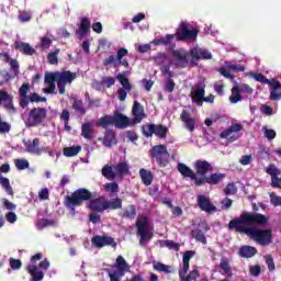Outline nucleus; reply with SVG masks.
Instances as JSON below:
<instances>
[{"label":"nucleus","mask_w":281,"mask_h":281,"mask_svg":"<svg viewBox=\"0 0 281 281\" xmlns=\"http://www.w3.org/2000/svg\"><path fill=\"white\" fill-rule=\"evenodd\" d=\"M193 166L196 175H200L201 177H205L209 172L214 170L212 164H210L207 160H195Z\"/></svg>","instance_id":"obj_22"},{"label":"nucleus","mask_w":281,"mask_h":281,"mask_svg":"<svg viewBox=\"0 0 281 281\" xmlns=\"http://www.w3.org/2000/svg\"><path fill=\"white\" fill-rule=\"evenodd\" d=\"M153 267H154L155 271H158L160 273H172V267H170L166 263H161L159 261H154Z\"/></svg>","instance_id":"obj_41"},{"label":"nucleus","mask_w":281,"mask_h":281,"mask_svg":"<svg viewBox=\"0 0 281 281\" xmlns=\"http://www.w3.org/2000/svg\"><path fill=\"white\" fill-rule=\"evenodd\" d=\"M258 254V249L254 246H241L239 248L240 258H254Z\"/></svg>","instance_id":"obj_34"},{"label":"nucleus","mask_w":281,"mask_h":281,"mask_svg":"<svg viewBox=\"0 0 281 281\" xmlns=\"http://www.w3.org/2000/svg\"><path fill=\"white\" fill-rule=\"evenodd\" d=\"M127 54L128 49H126L125 47L119 48L116 52V56L110 55L108 58L103 59V67H109V65H113V67L117 68L121 65L125 69H128V60L124 58Z\"/></svg>","instance_id":"obj_7"},{"label":"nucleus","mask_w":281,"mask_h":281,"mask_svg":"<svg viewBox=\"0 0 281 281\" xmlns=\"http://www.w3.org/2000/svg\"><path fill=\"white\" fill-rule=\"evenodd\" d=\"M91 243L97 247V249H102V247H112V249H117V243L111 236L95 235L92 237Z\"/></svg>","instance_id":"obj_13"},{"label":"nucleus","mask_w":281,"mask_h":281,"mask_svg":"<svg viewBox=\"0 0 281 281\" xmlns=\"http://www.w3.org/2000/svg\"><path fill=\"white\" fill-rule=\"evenodd\" d=\"M175 87H177V83H175V80L172 79L166 80L165 91H167V93H172L175 91Z\"/></svg>","instance_id":"obj_57"},{"label":"nucleus","mask_w":281,"mask_h":281,"mask_svg":"<svg viewBox=\"0 0 281 281\" xmlns=\"http://www.w3.org/2000/svg\"><path fill=\"white\" fill-rule=\"evenodd\" d=\"M59 54H60V48H57L54 52L48 53L47 63L49 65H58V55Z\"/></svg>","instance_id":"obj_46"},{"label":"nucleus","mask_w":281,"mask_h":281,"mask_svg":"<svg viewBox=\"0 0 281 281\" xmlns=\"http://www.w3.org/2000/svg\"><path fill=\"white\" fill-rule=\"evenodd\" d=\"M136 229L140 247H146L153 240V232L148 228V217L139 215L136 220Z\"/></svg>","instance_id":"obj_4"},{"label":"nucleus","mask_w":281,"mask_h":281,"mask_svg":"<svg viewBox=\"0 0 281 281\" xmlns=\"http://www.w3.org/2000/svg\"><path fill=\"white\" fill-rule=\"evenodd\" d=\"M14 164L18 170H26V168H30V161L25 159H15Z\"/></svg>","instance_id":"obj_54"},{"label":"nucleus","mask_w":281,"mask_h":281,"mask_svg":"<svg viewBox=\"0 0 281 281\" xmlns=\"http://www.w3.org/2000/svg\"><path fill=\"white\" fill-rule=\"evenodd\" d=\"M19 21H21V23H27L29 21H32V14L27 11H21L19 14Z\"/></svg>","instance_id":"obj_59"},{"label":"nucleus","mask_w":281,"mask_h":281,"mask_svg":"<svg viewBox=\"0 0 281 281\" xmlns=\"http://www.w3.org/2000/svg\"><path fill=\"white\" fill-rule=\"evenodd\" d=\"M270 196V203L274 207H281V196L276 194V192L269 193Z\"/></svg>","instance_id":"obj_52"},{"label":"nucleus","mask_w":281,"mask_h":281,"mask_svg":"<svg viewBox=\"0 0 281 281\" xmlns=\"http://www.w3.org/2000/svg\"><path fill=\"white\" fill-rule=\"evenodd\" d=\"M240 87L235 86L232 88V94L229 97V101L232 104H237V102L243 101V97L240 95Z\"/></svg>","instance_id":"obj_40"},{"label":"nucleus","mask_w":281,"mask_h":281,"mask_svg":"<svg viewBox=\"0 0 281 281\" xmlns=\"http://www.w3.org/2000/svg\"><path fill=\"white\" fill-rule=\"evenodd\" d=\"M139 176L144 186H150L153 183V172L144 168L139 169Z\"/></svg>","instance_id":"obj_39"},{"label":"nucleus","mask_w":281,"mask_h":281,"mask_svg":"<svg viewBox=\"0 0 281 281\" xmlns=\"http://www.w3.org/2000/svg\"><path fill=\"white\" fill-rule=\"evenodd\" d=\"M199 36V29H195L194 26L181 22L179 24V27L176 31V37L178 41L186 42V41H196Z\"/></svg>","instance_id":"obj_6"},{"label":"nucleus","mask_w":281,"mask_h":281,"mask_svg":"<svg viewBox=\"0 0 281 281\" xmlns=\"http://www.w3.org/2000/svg\"><path fill=\"white\" fill-rule=\"evenodd\" d=\"M30 102H47V98L38 95V93L33 92L30 94Z\"/></svg>","instance_id":"obj_60"},{"label":"nucleus","mask_w":281,"mask_h":281,"mask_svg":"<svg viewBox=\"0 0 281 281\" xmlns=\"http://www.w3.org/2000/svg\"><path fill=\"white\" fill-rule=\"evenodd\" d=\"M85 201H89V210L99 213L106 210H122L123 205L122 199L120 198L112 199L111 201H106V198L104 196L93 199V193L86 188H79L70 195H66L64 199V205L70 212H76V207H81Z\"/></svg>","instance_id":"obj_2"},{"label":"nucleus","mask_w":281,"mask_h":281,"mask_svg":"<svg viewBox=\"0 0 281 281\" xmlns=\"http://www.w3.org/2000/svg\"><path fill=\"white\" fill-rule=\"evenodd\" d=\"M267 175L271 177V188H281V177L280 176V169L276 167V165L270 164L266 169Z\"/></svg>","instance_id":"obj_19"},{"label":"nucleus","mask_w":281,"mask_h":281,"mask_svg":"<svg viewBox=\"0 0 281 281\" xmlns=\"http://www.w3.org/2000/svg\"><path fill=\"white\" fill-rule=\"evenodd\" d=\"M237 192H238V188L234 182H229L224 189V194H226V196L236 194Z\"/></svg>","instance_id":"obj_51"},{"label":"nucleus","mask_w":281,"mask_h":281,"mask_svg":"<svg viewBox=\"0 0 281 281\" xmlns=\"http://www.w3.org/2000/svg\"><path fill=\"white\" fill-rule=\"evenodd\" d=\"M172 57L175 58L176 67H180L181 69L188 67V52L186 50H173Z\"/></svg>","instance_id":"obj_25"},{"label":"nucleus","mask_w":281,"mask_h":281,"mask_svg":"<svg viewBox=\"0 0 281 281\" xmlns=\"http://www.w3.org/2000/svg\"><path fill=\"white\" fill-rule=\"evenodd\" d=\"M91 30V21L89 18H81L79 29L76 31L77 36H85L86 34H89V31Z\"/></svg>","instance_id":"obj_32"},{"label":"nucleus","mask_w":281,"mask_h":281,"mask_svg":"<svg viewBox=\"0 0 281 281\" xmlns=\"http://www.w3.org/2000/svg\"><path fill=\"white\" fill-rule=\"evenodd\" d=\"M190 56L193 60H212V53L205 48L193 47L190 50Z\"/></svg>","instance_id":"obj_23"},{"label":"nucleus","mask_w":281,"mask_h":281,"mask_svg":"<svg viewBox=\"0 0 281 281\" xmlns=\"http://www.w3.org/2000/svg\"><path fill=\"white\" fill-rule=\"evenodd\" d=\"M30 93V83H23L19 89L20 95H27Z\"/></svg>","instance_id":"obj_64"},{"label":"nucleus","mask_w":281,"mask_h":281,"mask_svg":"<svg viewBox=\"0 0 281 281\" xmlns=\"http://www.w3.org/2000/svg\"><path fill=\"white\" fill-rule=\"evenodd\" d=\"M194 250H187L182 257V269L179 271L180 280H183L186 276H188V271H190V260L194 258Z\"/></svg>","instance_id":"obj_20"},{"label":"nucleus","mask_w":281,"mask_h":281,"mask_svg":"<svg viewBox=\"0 0 281 281\" xmlns=\"http://www.w3.org/2000/svg\"><path fill=\"white\" fill-rule=\"evenodd\" d=\"M47 120V109L45 108H33L26 119V126L34 127L41 126L43 122Z\"/></svg>","instance_id":"obj_10"},{"label":"nucleus","mask_w":281,"mask_h":281,"mask_svg":"<svg viewBox=\"0 0 281 281\" xmlns=\"http://www.w3.org/2000/svg\"><path fill=\"white\" fill-rule=\"evenodd\" d=\"M165 247H168V249H173V251H179L180 246L178 243H175L173 240H165Z\"/></svg>","instance_id":"obj_61"},{"label":"nucleus","mask_w":281,"mask_h":281,"mask_svg":"<svg viewBox=\"0 0 281 281\" xmlns=\"http://www.w3.org/2000/svg\"><path fill=\"white\" fill-rule=\"evenodd\" d=\"M191 238H194L198 243H202V245H207V238L205 237V233L200 228H194L191 231Z\"/></svg>","instance_id":"obj_37"},{"label":"nucleus","mask_w":281,"mask_h":281,"mask_svg":"<svg viewBox=\"0 0 281 281\" xmlns=\"http://www.w3.org/2000/svg\"><path fill=\"white\" fill-rule=\"evenodd\" d=\"M113 122H114V126L119 130L128 128V126H135L131 117L117 111L113 113Z\"/></svg>","instance_id":"obj_14"},{"label":"nucleus","mask_w":281,"mask_h":281,"mask_svg":"<svg viewBox=\"0 0 281 281\" xmlns=\"http://www.w3.org/2000/svg\"><path fill=\"white\" fill-rule=\"evenodd\" d=\"M251 76L257 82H261V85H269V87H271L270 100L277 101V100L281 99L280 81H278L276 79L269 80L265 75L259 74V72H252Z\"/></svg>","instance_id":"obj_5"},{"label":"nucleus","mask_w":281,"mask_h":281,"mask_svg":"<svg viewBox=\"0 0 281 281\" xmlns=\"http://www.w3.org/2000/svg\"><path fill=\"white\" fill-rule=\"evenodd\" d=\"M123 216L125 218H135V216H137V207L134 204L128 205L125 209Z\"/></svg>","instance_id":"obj_48"},{"label":"nucleus","mask_w":281,"mask_h":281,"mask_svg":"<svg viewBox=\"0 0 281 281\" xmlns=\"http://www.w3.org/2000/svg\"><path fill=\"white\" fill-rule=\"evenodd\" d=\"M144 137H153L155 135L158 139H166L168 136V127L162 124H146L142 126Z\"/></svg>","instance_id":"obj_9"},{"label":"nucleus","mask_w":281,"mask_h":281,"mask_svg":"<svg viewBox=\"0 0 281 281\" xmlns=\"http://www.w3.org/2000/svg\"><path fill=\"white\" fill-rule=\"evenodd\" d=\"M224 89L225 85H223V81L216 82L214 85V91L217 93V95H224Z\"/></svg>","instance_id":"obj_62"},{"label":"nucleus","mask_w":281,"mask_h":281,"mask_svg":"<svg viewBox=\"0 0 281 281\" xmlns=\"http://www.w3.org/2000/svg\"><path fill=\"white\" fill-rule=\"evenodd\" d=\"M0 186L5 190L7 194L14 196V190L10 186V179L0 176Z\"/></svg>","instance_id":"obj_43"},{"label":"nucleus","mask_w":281,"mask_h":281,"mask_svg":"<svg viewBox=\"0 0 281 281\" xmlns=\"http://www.w3.org/2000/svg\"><path fill=\"white\" fill-rule=\"evenodd\" d=\"M30 97L27 98V95H20V106L21 109H27V106L30 105Z\"/></svg>","instance_id":"obj_63"},{"label":"nucleus","mask_w":281,"mask_h":281,"mask_svg":"<svg viewBox=\"0 0 281 281\" xmlns=\"http://www.w3.org/2000/svg\"><path fill=\"white\" fill-rule=\"evenodd\" d=\"M178 172L182 175L184 178L191 179V181H194V184L198 186L199 177H196V173L192 168L188 167L183 162L178 164Z\"/></svg>","instance_id":"obj_24"},{"label":"nucleus","mask_w":281,"mask_h":281,"mask_svg":"<svg viewBox=\"0 0 281 281\" xmlns=\"http://www.w3.org/2000/svg\"><path fill=\"white\" fill-rule=\"evenodd\" d=\"M78 78V74L69 70L57 71V87L60 95H65L67 85H71V81Z\"/></svg>","instance_id":"obj_12"},{"label":"nucleus","mask_w":281,"mask_h":281,"mask_svg":"<svg viewBox=\"0 0 281 281\" xmlns=\"http://www.w3.org/2000/svg\"><path fill=\"white\" fill-rule=\"evenodd\" d=\"M114 122H113V116L105 114L103 115L98 123V126H101L102 128H106V126H113Z\"/></svg>","instance_id":"obj_45"},{"label":"nucleus","mask_w":281,"mask_h":281,"mask_svg":"<svg viewBox=\"0 0 281 281\" xmlns=\"http://www.w3.org/2000/svg\"><path fill=\"white\" fill-rule=\"evenodd\" d=\"M12 95L8 93L5 90H0V104H3L4 109L9 113H16V108H14V103L12 102Z\"/></svg>","instance_id":"obj_21"},{"label":"nucleus","mask_w":281,"mask_h":281,"mask_svg":"<svg viewBox=\"0 0 281 281\" xmlns=\"http://www.w3.org/2000/svg\"><path fill=\"white\" fill-rule=\"evenodd\" d=\"M196 204H198V207H200L202 212H206V214H214V212H216V206L212 204V201L210 200V198L203 194L198 195Z\"/></svg>","instance_id":"obj_16"},{"label":"nucleus","mask_w":281,"mask_h":281,"mask_svg":"<svg viewBox=\"0 0 281 281\" xmlns=\"http://www.w3.org/2000/svg\"><path fill=\"white\" fill-rule=\"evenodd\" d=\"M132 124H142V120H145L146 112L144 111V105L139 101H134L132 106Z\"/></svg>","instance_id":"obj_17"},{"label":"nucleus","mask_w":281,"mask_h":281,"mask_svg":"<svg viewBox=\"0 0 281 281\" xmlns=\"http://www.w3.org/2000/svg\"><path fill=\"white\" fill-rule=\"evenodd\" d=\"M151 159H155L160 168H166L170 164V153L166 145H156L150 150Z\"/></svg>","instance_id":"obj_8"},{"label":"nucleus","mask_w":281,"mask_h":281,"mask_svg":"<svg viewBox=\"0 0 281 281\" xmlns=\"http://www.w3.org/2000/svg\"><path fill=\"white\" fill-rule=\"evenodd\" d=\"M223 179H225V173H212L207 177H201L198 180V187L205 186V183H209V186H218Z\"/></svg>","instance_id":"obj_18"},{"label":"nucleus","mask_w":281,"mask_h":281,"mask_svg":"<svg viewBox=\"0 0 281 281\" xmlns=\"http://www.w3.org/2000/svg\"><path fill=\"white\" fill-rule=\"evenodd\" d=\"M166 60H168V55L166 53H158L154 57V61L156 65H165Z\"/></svg>","instance_id":"obj_53"},{"label":"nucleus","mask_w":281,"mask_h":281,"mask_svg":"<svg viewBox=\"0 0 281 281\" xmlns=\"http://www.w3.org/2000/svg\"><path fill=\"white\" fill-rule=\"evenodd\" d=\"M72 109L76 111V113H80L81 115L87 114V109H85V103L82 100H75L72 103Z\"/></svg>","instance_id":"obj_47"},{"label":"nucleus","mask_w":281,"mask_h":281,"mask_svg":"<svg viewBox=\"0 0 281 281\" xmlns=\"http://www.w3.org/2000/svg\"><path fill=\"white\" fill-rule=\"evenodd\" d=\"M40 47L41 49H49V47H52V38L47 36L41 37Z\"/></svg>","instance_id":"obj_55"},{"label":"nucleus","mask_w":281,"mask_h":281,"mask_svg":"<svg viewBox=\"0 0 281 281\" xmlns=\"http://www.w3.org/2000/svg\"><path fill=\"white\" fill-rule=\"evenodd\" d=\"M116 80H119V82H121L123 89H125V91H127V93H131V91H133V86H131V82L128 81V78H126V76L119 74L116 76Z\"/></svg>","instance_id":"obj_42"},{"label":"nucleus","mask_w":281,"mask_h":281,"mask_svg":"<svg viewBox=\"0 0 281 281\" xmlns=\"http://www.w3.org/2000/svg\"><path fill=\"white\" fill-rule=\"evenodd\" d=\"M205 95V88L196 86L194 90L191 91V100L198 106H203V98Z\"/></svg>","instance_id":"obj_28"},{"label":"nucleus","mask_w":281,"mask_h":281,"mask_svg":"<svg viewBox=\"0 0 281 281\" xmlns=\"http://www.w3.org/2000/svg\"><path fill=\"white\" fill-rule=\"evenodd\" d=\"M115 144H117L115 131L106 130L103 136V146H105V148H111V146H114Z\"/></svg>","instance_id":"obj_31"},{"label":"nucleus","mask_w":281,"mask_h":281,"mask_svg":"<svg viewBox=\"0 0 281 281\" xmlns=\"http://www.w3.org/2000/svg\"><path fill=\"white\" fill-rule=\"evenodd\" d=\"M114 172L116 173V177H124L128 175L131 167L127 165L126 161L119 162L116 166L113 167Z\"/></svg>","instance_id":"obj_35"},{"label":"nucleus","mask_w":281,"mask_h":281,"mask_svg":"<svg viewBox=\"0 0 281 281\" xmlns=\"http://www.w3.org/2000/svg\"><path fill=\"white\" fill-rule=\"evenodd\" d=\"M199 276H201V272L199 271V268L194 267L193 270L186 276L183 279H180L181 281H196V278H199Z\"/></svg>","instance_id":"obj_49"},{"label":"nucleus","mask_w":281,"mask_h":281,"mask_svg":"<svg viewBox=\"0 0 281 281\" xmlns=\"http://www.w3.org/2000/svg\"><path fill=\"white\" fill-rule=\"evenodd\" d=\"M81 136L85 137V139H93V125H91V122L82 124Z\"/></svg>","instance_id":"obj_36"},{"label":"nucleus","mask_w":281,"mask_h":281,"mask_svg":"<svg viewBox=\"0 0 281 281\" xmlns=\"http://www.w3.org/2000/svg\"><path fill=\"white\" fill-rule=\"evenodd\" d=\"M220 273L226 276V278H232L234 272L232 271V266L229 265V259L227 257H222L220 261Z\"/></svg>","instance_id":"obj_30"},{"label":"nucleus","mask_w":281,"mask_h":281,"mask_svg":"<svg viewBox=\"0 0 281 281\" xmlns=\"http://www.w3.org/2000/svg\"><path fill=\"white\" fill-rule=\"evenodd\" d=\"M103 188H105L106 192H110V194H115L120 192V186L117 184V182L105 183Z\"/></svg>","instance_id":"obj_50"},{"label":"nucleus","mask_w":281,"mask_h":281,"mask_svg":"<svg viewBox=\"0 0 281 281\" xmlns=\"http://www.w3.org/2000/svg\"><path fill=\"white\" fill-rule=\"evenodd\" d=\"M114 170H115V169H113V167H111V166H109V165H105V166L102 168L101 172H102V175H103V177H104L105 179H109V181H113V180H115L116 177H117V173H116Z\"/></svg>","instance_id":"obj_38"},{"label":"nucleus","mask_w":281,"mask_h":281,"mask_svg":"<svg viewBox=\"0 0 281 281\" xmlns=\"http://www.w3.org/2000/svg\"><path fill=\"white\" fill-rule=\"evenodd\" d=\"M9 265H10L11 269L16 270V269H20L21 267H23V261H21V259L10 258Z\"/></svg>","instance_id":"obj_58"},{"label":"nucleus","mask_w":281,"mask_h":281,"mask_svg":"<svg viewBox=\"0 0 281 281\" xmlns=\"http://www.w3.org/2000/svg\"><path fill=\"white\" fill-rule=\"evenodd\" d=\"M240 131H243V124L234 123L232 126H229L228 128L224 130L220 134V138L221 139H227V137H229V135H232V133H240Z\"/></svg>","instance_id":"obj_33"},{"label":"nucleus","mask_w":281,"mask_h":281,"mask_svg":"<svg viewBox=\"0 0 281 281\" xmlns=\"http://www.w3.org/2000/svg\"><path fill=\"white\" fill-rule=\"evenodd\" d=\"M268 223L269 217L265 214L244 211L239 217L231 220L227 227L229 232L246 234L257 245L267 247V245L273 243V231L271 228L261 229L259 227H266ZM249 225H259V227Z\"/></svg>","instance_id":"obj_1"},{"label":"nucleus","mask_w":281,"mask_h":281,"mask_svg":"<svg viewBox=\"0 0 281 281\" xmlns=\"http://www.w3.org/2000/svg\"><path fill=\"white\" fill-rule=\"evenodd\" d=\"M115 85V78L114 77H103L101 81L102 87H106L108 89H111Z\"/></svg>","instance_id":"obj_56"},{"label":"nucleus","mask_w":281,"mask_h":281,"mask_svg":"<svg viewBox=\"0 0 281 281\" xmlns=\"http://www.w3.org/2000/svg\"><path fill=\"white\" fill-rule=\"evenodd\" d=\"M180 120L183 122L187 131H190V133L194 131V126H196V120L190 115V112L182 110Z\"/></svg>","instance_id":"obj_27"},{"label":"nucleus","mask_w":281,"mask_h":281,"mask_svg":"<svg viewBox=\"0 0 281 281\" xmlns=\"http://www.w3.org/2000/svg\"><path fill=\"white\" fill-rule=\"evenodd\" d=\"M49 269V260L44 259L38 266L29 265L26 266V271L31 276V281H42L45 278V272Z\"/></svg>","instance_id":"obj_11"},{"label":"nucleus","mask_w":281,"mask_h":281,"mask_svg":"<svg viewBox=\"0 0 281 281\" xmlns=\"http://www.w3.org/2000/svg\"><path fill=\"white\" fill-rule=\"evenodd\" d=\"M14 49L21 52V54H24V56H34V54H36V49L25 42H15Z\"/></svg>","instance_id":"obj_29"},{"label":"nucleus","mask_w":281,"mask_h":281,"mask_svg":"<svg viewBox=\"0 0 281 281\" xmlns=\"http://www.w3.org/2000/svg\"><path fill=\"white\" fill-rule=\"evenodd\" d=\"M128 271V262H126V259L122 257V255H119L116 257V261L114 265H112L109 269H106V273L110 278V281H120L124 276H126V272Z\"/></svg>","instance_id":"obj_3"},{"label":"nucleus","mask_w":281,"mask_h":281,"mask_svg":"<svg viewBox=\"0 0 281 281\" xmlns=\"http://www.w3.org/2000/svg\"><path fill=\"white\" fill-rule=\"evenodd\" d=\"M82 150V147L80 145L78 146H71V147H65L64 148V155L65 157H76Z\"/></svg>","instance_id":"obj_44"},{"label":"nucleus","mask_w":281,"mask_h":281,"mask_svg":"<svg viewBox=\"0 0 281 281\" xmlns=\"http://www.w3.org/2000/svg\"><path fill=\"white\" fill-rule=\"evenodd\" d=\"M44 82L48 87L46 93H54L56 91V82H58V71L46 72Z\"/></svg>","instance_id":"obj_26"},{"label":"nucleus","mask_w":281,"mask_h":281,"mask_svg":"<svg viewBox=\"0 0 281 281\" xmlns=\"http://www.w3.org/2000/svg\"><path fill=\"white\" fill-rule=\"evenodd\" d=\"M25 149L31 155H36L37 157H41V155L47 150L45 146L41 147V138H34L33 140H27L24 143Z\"/></svg>","instance_id":"obj_15"}]
</instances>
